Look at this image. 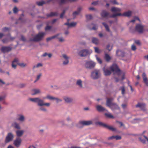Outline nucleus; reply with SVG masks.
I'll use <instances>...</instances> for the list:
<instances>
[{
    "label": "nucleus",
    "instance_id": "60",
    "mask_svg": "<svg viewBox=\"0 0 148 148\" xmlns=\"http://www.w3.org/2000/svg\"><path fill=\"white\" fill-rule=\"evenodd\" d=\"M98 1L93 2L92 3V4L94 5H96L98 4Z\"/></svg>",
    "mask_w": 148,
    "mask_h": 148
},
{
    "label": "nucleus",
    "instance_id": "27",
    "mask_svg": "<svg viewBox=\"0 0 148 148\" xmlns=\"http://www.w3.org/2000/svg\"><path fill=\"white\" fill-rule=\"evenodd\" d=\"M76 84L80 88H83L82 81L81 79H79L77 80L76 82Z\"/></svg>",
    "mask_w": 148,
    "mask_h": 148
},
{
    "label": "nucleus",
    "instance_id": "41",
    "mask_svg": "<svg viewBox=\"0 0 148 148\" xmlns=\"http://www.w3.org/2000/svg\"><path fill=\"white\" fill-rule=\"evenodd\" d=\"M24 117L23 115H20L18 120L21 121H24Z\"/></svg>",
    "mask_w": 148,
    "mask_h": 148
},
{
    "label": "nucleus",
    "instance_id": "23",
    "mask_svg": "<svg viewBox=\"0 0 148 148\" xmlns=\"http://www.w3.org/2000/svg\"><path fill=\"white\" fill-rule=\"evenodd\" d=\"M121 138V137L120 136H113L111 137L108 138V140L112 139H115L116 140H120Z\"/></svg>",
    "mask_w": 148,
    "mask_h": 148
},
{
    "label": "nucleus",
    "instance_id": "49",
    "mask_svg": "<svg viewBox=\"0 0 148 148\" xmlns=\"http://www.w3.org/2000/svg\"><path fill=\"white\" fill-rule=\"evenodd\" d=\"M13 11L14 13H16L18 11V9L17 7H15L13 9Z\"/></svg>",
    "mask_w": 148,
    "mask_h": 148
},
{
    "label": "nucleus",
    "instance_id": "64",
    "mask_svg": "<svg viewBox=\"0 0 148 148\" xmlns=\"http://www.w3.org/2000/svg\"><path fill=\"white\" fill-rule=\"evenodd\" d=\"M5 83L3 82L2 80L0 79V85L1 84H4Z\"/></svg>",
    "mask_w": 148,
    "mask_h": 148
},
{
    "label": "nucleus",
    "instance_id": "3",
    "mask_svg": "<svg viewBox=\"0 0 148 148\" xmlns=\"http://www.w3.org/2000/svg\"><path fill=\"white\" fill-rule=\"evenodd\" d=\"M45 35L44 32H40L36 35L33 38H31L30 40L32 41L38 42L41 41Z\"/></svg>",
    "mask_w": 148,
    "mask_h": 148
},
{
    "label": "nucleus",
    "instance_id": "59",
    "mask_svg": "<svg viewBox=\"0 0 148 148\" xmlns=\"http://www.w3.org/2000/svg\"><path fill=\"white\" fill-rule=\"evenodd\" d=\"M21 40L23 41H25L26 40V39L25 37L23 36H21Z\"/></svg>",
    "mask_w": 148,
    "mask_h": 148
},
{
    "label": "nucleus",
    "instance_id": "43",
    "mask_svg": "<svg viewBox=\"0 0 148 148\" xmlns=\"http://www.w3.org/2000/svg\"><path fill=\"white\" fill-rule=\"evenodd\" d=\"M10 29L7 27H3L2 29V31L4 32L7 31H9L10 30Z\"/></svg>",
    "mask_w": 148,
    "mask_h": 148
},
{
    "label": "nucleus",
    "instance_id": "32",
    "mask_svg": "<svg viewBox=\"0 0 148 148\" xmlns=\"http://www.w3.org/2000/svg\"><path fill=\"white\" fill-rule=\"evenodd\" d=\"M23 132L24 131L23 130H18L16 132L17 136L19 137L21 136Z\"/></svg>",
    "mask_w": 148,
    "mask_h": 148
},
{
    "label": "nucleus",
    "instance_id": "45",
    "mask_svg": "<svg viewBox=\"0 0 148 148\" xmlns=\"http://www.w3.org/2000/svg\"><path fill=\"white\" fill-rule=\"evenodd\" d=\"M136 20H138L139 21H140L139 18L137 16L135 17L134 18V19L133 20H132L130 21V22H134Z\"/></svg>",
    "mask_w": 148,
    "mask_h": 148
},
{
    "label": "nucleus",
    "instance_id": "34",
    "mask_svg": "<svg viewBox=\"0 0 148 148\" xmlns=\"http://www.w3.org/2000/svg\"><path fill=\"white\" fill-rule=\"evenodd\" d=\"M59 35L58 34H57L55 36H52L51 37L48 38L46 39V41L47 42H49V41L51 40L52 39H53L56 38Z\"/></svg>",
    "mask_w": 148,
    "mask_h": 148
},
{
    "label": "nucleus",
    "instance_id": "8",
    "mask_svg": "<svg viewBox=\"0 0 148 148\" xmlns=\"http://www.w3.org/2000/svg\"><path fill=\"white\" fill-rule=\"evenodd\" d=\"M144 26L140 24H137L135 29L136 31L139 34H142L145 31Z\"/></svg>",
    "mask_w": 148,
    "mask_h": 148
},
{
    "label": "nucleus",
    "instance_id": "37",
    "mask_svg": "<svg viewBox=\"0 0 148 148\" xmlns=\"http://www.w3.org/2000/svg\"><path fill=\"white\" fill-rule=\"evenodd\" d=\"M102 24L105 27L106 30L108 32H110V29L108 25L106 23L104 22L102 23Z\"/></svg>",
    "mask_w": 148,
    "mask_h": 148
},
{
    "label": "nucleus",
    "instance_id": "50",
    "mask_svg": "<svg viewBox=\"0 0 148 148\" xmlns=\"http://www.w3.org/2000/svg\"><path fill=\"white\" fill-rule=\"evenodd\" d=\"M96 56V59L97 61L98 62L100 63V64H101L102 63V61L101 59L97 57V56Z\"/></svg>",
    "mask_w": 148,
    "mask_h": 148
},
{
    "label": "nucleus",
    "instance_id": "61",
    "mask_svg": "<svg viewBox=\"0 0 148 148\" xmlns=\"http://www.w3.org/2000/svg\"><path fill=\"white\" fill-rule=\"evenodd\" d=\"M127 104H123L121 105L122 108L123 109L125 108L127 106Z\"/></svg>",
    "mask_w": 148,
    "mask_h": 148
},
{
    "label": "nucleus",
    "instance_id": "18",
    "mask_svg": "<svg viewBox=\"0 0 148 148\" xmlns=\"http://www.w3.org/2000/svg\"><path fill=\"white\" fill-rule=\"evenodd\" d=\"M18 60L17 58H15L12 62V67L15 69L16 68L17 64H18Z\"/></svg>",
    "mask_w": 148,
    "mask_h": 148
},
{
    "label": "nucleus",
    "instance_id": "55",
    "mask_svg": "<svg viewBox=\"0 0 148 148\" xmlns=\"http://www.w3.org/2000/svg\"><path fill=\"white\" fill-rule=\"evenodd\" d=\"M18 65L21 67H24L26 66V64L23 63H18Z\"/></svg>",
    "mask_w": 148,
    "mask_h": 148
},
{
    "label": "nucleus",
    "instance_id": "5",
    "mask_svg": "<svg viewBox=\"0 0 148 148\" xmlns=\"http://www.w3.org/2000/svg\"><path fill=\"white\" fill-rule=\"evenodd\" d=\"M132 14V12L129 11L127 12L124 13L123 14L121 13H118L112 14L110 16V17H115L118 16H125L129 17Z\"/></svg>",
    "mask_w": 148,
    "mask_h": 148
},
{
    "label": "nucleus",
    "instance_id": "11",
    "mask_svg": "<svg viewBox=\"0 0 148 148\" xmlns=\"http://www.w3.org/2000/svg\"><path fill=\"white\" fill-rule=\"evenodd\" d=\"M89 53V51L87 49H83L80 51L78 55L81 57H84L88 55Z\"/></svg>",
    "mask_w": 148,
    "mask_h": 148
},
{
    "label": "nucleus",
    "instance_id": "20",
    "mask_svg": "<svg viewBox=\"0 0 148 148\" xmlns=\"http://www.w3.org/2000/svg\"><path fill=\"white\" fill-rule=\"evenodd\" d=\"M31 92L32 95H36L41 92L40 90L38 89H33L31 90Z\"/></svg>",
    "mask_w": 148,
    "mask_h": 148
},
{
    "label": "nucleus",
    "instance_id": "7",
    "mask_svg": "<svg viewBox=\"0 0 148 148\" xmlns=\"http://www.w3.org/2000/svg\"><path fill=\"white\" fill-rule=\"evenodd\" d=\"M96 124H98L100 126H102L103 127L106 128L109 130L112 131H116V128L113 127L112 126L108 125H107L103 123L98 122L96 123Z\"/></svg>",
    "mask_w": 148,
    "mask_h": 148
},
{
    "label": "nucleus",
    "instance_id": "39",
    "mask_svg": "<svg viewBox=\"0 0 148 148\" xmlns=\"http://www.w3.org/2000/svg\"><path fill=\"white\" fill-rule=\"evenodd\" d=\"M45 3V2L44 1L37 2H36V4L38 6H42Z\"/></svg>",
    "mask_w": 148,
    "mask_h": 148
},
{
    "label": "nucleus",
    "instance_id": "2",
    "mask_svg": "<svg viewBox=\"0 0 148 148\" xmlns=\"http://www.w3.org/2000/svg\"><path fill=\"white\" fill-rule=\"evenodd\" d=\"M29 100L35 103H37L38 106H46L49 107L50 105L49 103H45L43 100L38 97L30 98Z\"/></svg>",
    "mask_w": 148,
    "mask_h": 148
},
{
    "label": "nucleus",
    "instance_id": "17",
    "mask_svg": "<svg viewBox=\"0 0 148 148\" xmlns=\"http://www.w3.org/2000/svg\"><path fill=\"white\" fill-rule=\"evenodd\" d=\"M13 137L14 136L12 133H8L6 138L5 142L7 143L12 140L13 139Z\"/></svg>",
    "mask_w": 148,
    "mask_h": 148
},
{
    "label": "nucleus",
    "instance_id": "38",
    "mask_svg": "<svg viewBox=\"0 0 148 148\" xmlns=\"http://www.w3.org/2000/svg\"><path fill=\"white\" fill-rule=\"evenodd\" d=\"M64 99L65 101L67 103L70 102L72 101V99L71 98L68 97H65Z\"/></svg>",
    "mask_w": 148,
    "mask_h": 148
},
{
    "label": "nucleus",
    "instance_id": "44",
    "mask_svg": "<svg viewBox=\"0 0 148 148\" xmlns=\"http://www.w3.org/2000/svg\"><path fill=\"white\" fill-rule=\"evenodd\" d=\"M13 125L15 128L17 129H20V128L18 124L16 123H14L13 124Z\"/></svg>",
    "mask_w": 148,
    "mask_h": 148
},
{
    "label": "nucleus",
    "instance_id": "56",
    "mask_svg": "<svg viewBox=\"0 0 148 148\" xmlns=\"http://www.w3.org/2000/svg\"><path fill=\"white\" fill-rule=\"evenodd\" d=\"M135 43L138 45H140L141 44L140 41L139 40H135Z\"/></svg>",
    "mask_w": 148,
    "mask_h": 148
},
{
    "label": "nucleus",
    "instance_id": "31",
    "mask_svg": "<svg viewBox=\"0 0 148 148\" xmlns=\"http://www.w3.org/2000/svg\"><path fill=\"white\" fill-rule=\"evenodd\" d=\"M103 71L104 75L106 76L110 75L111 73V72L108 69H105V68L103 69Z\"/></svg>",
    "mask_w": 148,
    "mask_h": 148
},
{
    "label": "nucleus",
    "instance_id": "6",
    "mask_svg": "<svg viewBox=\"0 0 148 148\" xmlns=\"http://www.w3.org/2000/svg\"><path fill=\"white\" fill-rule=\"evenodd\" d=\"M100 76V73L99 70H95L91 73V77L94 79H96L99 78Z\"/></svg>",
    "mask_w": 148,
    "mask_h": 148
},
{
    "label": "nucleus",
    "instance_id": "30",
    "mask_svg": "<svg viewBox=\"0 0 148 148\" xmlns=\"http://www.w3.org/2000/svg\"><path fill=\"white\" fill-rule=\"evenodd\" d=\"M104 114L108 118L113 119L114 118V116L110 112L105 113Z\"/></svg>",
    "mask_w": 148,
    "mask_h": 148
},
{
    "label": "nucleus",
    "instance_id": "22",
    "mask_svg": "<svg viewBox=\"0 0 148 148\" xmlns=\"http://www.w3.org/2000/svg\"><path fill=\"white\" fill-rule=\"evenodd\" d=\"M142 77L143 78L144 82L147 86H148V80L145 73H143L142 74Z\"/></svg>",
    "mask_w": 148,
    "mask_h": 148
},
{
    "label": "nucleus",
    "instance_id": "29",
    "mask_svg": "<svg viewBox=\"0 0 148 148\" xmlns=\"http://www.w3.org/2000/svg\"><path fill=\"white\" fill-rule=\"evenodd\" d=\"M104 59L107 62H109L111 59V58L108 54L106 53L105 55Z\"/></svg>",
    "mask_w": 148,
    "mask_h": 148
},
{
    "label": "nucleus",
    "instance_id": "33",
    "mask_svg": "<svg viewBox=\"0 0 148 148\" xmlns=\"http://www.w3.org/2000/svg\"><path fill=\"white\" fill-rule=\"evenodd\" d=\"M81 10V8L79 7L77 8V11L74 12L73 14V15L74 16H75L76 15L78 14Z\"/></svg>",
    "mask_w": 148,
    "mask_h": 148
},
{
    "label": "nucleus",
    "instance_id": "42",
    "mask_svg": "<svg viewBox=\"0 0 148 148\" xmlns=\"http://www.w3.org/2000/svg\"><path fill=\"white\" fill-rule=\"evenodd\" d=\"M95 52L97 53H100L101 52V51L97 47H94Z\"/></svg>",
    "mask_w": 148,
    "mask_h": 148
},
{
    "label": "nucleus",
    "instance_id": "51",
    "mask_svg": "<svg viewBox=\"0 0 148 148\" xmlns=\"http://www.w3.org/2000/svg\"><path fill=\"white\" fill-rule=\"evenodd\" d=\"M65 12H66V10H63V12L60 15V18H63L64 15L65 13Z\"/></svg>",
    "mask_w": 148,
    "mask_h": 148
},
{
    "label": "nucleus",
    "instance_id": "4",
    "mask_svg": "<svg viewBox=\"0 0 148 148\" xmlns=\"http://www.w3.org/2000/svg\"><path fill=\"white\" fill-rule=\"evenodd\" d=\"M111 71L116 74L118 75H119L121 74V71L119 68L118 66L115 64H112L110 67Z\"/></svg>",
    "mask_w": 148,
    "mask_h": 148
},
{
    "label": "nucleus",
    "instance_id": "12",
    "mask_svg": "<svg viewBox=\"0 0 148 148\" xmlns=\"http://www.w3.org/2000/svg\"><path fill=\"white\" fill-rule=\"evenodd\" d=\"M101 15L104 18H111L110 16H111L110 15V13L107 12L105 10H103L102 11Z\"/></svg>",
    "mask_w": 148,
    "mask_h": 148
},
{
    "label": "nucleus",
    "instance_id": "57",
    "mask_svg": "<svg viewBox=\"0 0 148 148\" xmlns=\"http://www.w3.org/2000/svg\"><path fill=\"white\" fill-rule=\"evenodd\" d=\"M139 139L140 140L142 143H145V140H144V139H142V138L139 137Z\"/></svg>",
    "mask_w": 148,
    "mask_h": 148
},
{
    "label": "nucleus",
    "instance_id": "62",
    "mask_svg": "<svg viewBox=\"0 0 148 148\" xmlns=\"http://www.w3.org/2000/svg\"><path fill=\"white\" fill-rule=\"evenodd\" d=\"M59 41L60 42H62L64 41V39L63 38H59Z\"/></svg>",
    "mask_w": 148,
    "mask_h": 148
},
{
    "label": "nucleus",
    "instance_id": "52",
    "mask_svg": "<svg viewBox=\"0 0 148 148\" xmlns=\"http://www.w3.org/2000/svg\"><path fill=\"white\" fill-rule=\"evenodd\" d=\"M51 27H52L51 26L47 25L45 27V29L46 31L49 30L51 29Z\"/></svg>",
    "mask_w": 148,
    "mask_h": 148
},
{
    "label": "nucleus",
    "instance_id": "14",
    "mask_svg": "<svg viewBox=\"0 0 148 148\" xmlns=\"http://www.w3.org/2000/svg\"><path fill=\"white\" fill-rule=\"evenodd\" d=\"M21 142V139L19 138H17L14 141V143L15 146L18 147L20 145Z\"/></svg>",
    "mask_w": 148,
    "mask_h": 148
},
{
    "label": "nucleus",
    "instance_id": "47",
    "mask_svg": "<svg viewBox=\"0 0 148 148\" xmlns=\"http://www.w3.org/2000/svg\"><path fill=\"white\" fill-rule=\"evenodd\" d=\"M121 90L122 94L123 95L125 93V88L124 86H122L120 88Z\"/></svg>",
    "mask_w": 148,
    "mask_h": 148
},
{
    "label": "nucleus",
    "instance_id": "13",
    "mask_svg": "<svg viewBox=\"0 0 148 148\" xmlns=\"http://www.w3.org/2000/svg\"><path fill=\"white\" fill-rule=\"evenodd\" d=\"M12 48L10 47L3 46L0 49L1 51L3 53H5L10 51Z\"/></svg>",
    "mask_w": 148,
    "mask_h": 148
},
{
    "label": "nucleus",
    "instance_id": "1",
    "mask_svg": "<svg viewBox=\"0 0 148 148\" xmlns=\"http://www.w3.org/2000/svg\"><path fill=\"white\" fill-rule=\"evenodd\" d=\"M113 100L112 98H108L107 99L106 102V105L109 107L112 110L116 109H119V107L116 103H112V101Z\"/></svg>",
    "mask_w": 148,
    "mask_h": 148
},
{
    "label": "nucleus",
    "instance_id": "25",
    "mask_svg": "<svg viewBox=\"0 0 148 148\" xmlns=\"http://www.w3.org/2000/svg\"><path fill=\"white\" fill-rule=\"evenodd\" d=\"M58 15L57 12H51L50 14H46L47 17L48 18L50 17H51L54 16H57Z\"/></svg>",
    "mask_w": 148,
    "mask_h": 148
},
{
    "label": "nucleus",
    "instance_id": "10",
    "mask_svg": "<svg viewBox=\"0 0 148 148\" xmlns=\"http://www.w3.org/2000/svg\"><path fill=\"white\" fill-rule=\"evenodd\" d=\"M95 64L92 61L86 62L85 64V67L87 69H91L94 67Z\"/></svg>",
    "mask_w": 148,
    "mask_h": 148
},
{
    "label": "nucleus",
    "instance_id": "24",
    "mask_svg": "<svg viewBox=\"0 0 148 148\" xmlns=\"http://www.w3.org/2000/svg\"><path fill=\"white\" fill-rule=\"evenodd\" d=\"M97 110L99 112H103L106 110L101 105H97L96 107Z\"/></svg>",
    "mask_w": 148,
    "mask_h": 148
},
{
    "label": "nucleus",
    "instance_id": "46",
    "mask_svg": "<svg viewBox=\"0 0 148 148\" xmlns=\"http://www.w3.org/2000/svg\"><path fill=\"white\" fill-rule=\"evenodd\" d=\"M86 19L88 20H90L92 19V17L91 15H86Z\"/></svg>",
    "mask_w": 148,
    "mask_h": 148
},
{
    "label": "nucleus",
    "instance_id": "54",
    "mask_svg": "<svg viewBox=\"0 0 148 148\" xmlns=\"http://www.w3.org/2000/svg\"><path fill=\"white\" fill-rule=\"evenodd\" d=\"M131 49L132 50L134 51L136 50V48L135 45H132V46Z\"/></svg>",
    "mask_w": 148,
    "mask_h": 148
},
{
    "label": "nucleus",
    "instance_id": "58",
    "mask_svg": "<svg viewBox=\"0 0 148 148\" xmlns=\"http://www.w3.org/2000/svg\"><path fill=\"white\" fill-rule=\"evenodd\" d=\"M42 66V64L40 63H38L37 64L36 66H34V68L35 67H38L40 66Z\"/></svg>",
    "mask_w": 148,
    "mask_h": 148
},
{
    "label": "nucleus",
    "instance_id": "19",
    "mask_svg": "<svg viewBox=\"0 0 148 148\" xmlns=\"http://www.w3.org/2000/svg\"><path fill=\"white\" fill-rule=\"evenodd\" d=\"M62 56L64 58V59L66 60V61H64L63 62V64L64 65H66L69 62V57H68L66 54H63L62 55Z\"/></svg>",
    "mask_w": 148,
    "mask_h": 148
},
{
    "label": "nucleus",
    "instance_id": "26",
    "mask_svg": "<svg viewBox=\"0 0 148 148\" xmlns=\"http://www.w3.org/2000/svg\"><path fill=\"white\" fill-rule=\"evenodd\" d=\"M111 10L113 12H118L121 11V9L119 8L113 7L111 8Z\"/></svg>",
    "mask_w": 148,
    "mask_h": 148
},
{
    "label": "nucleus",
    "instance_id": "9",
    "mask_svg": "<svg viewBox=\"0 0 148 148\" xmlns=\"http://www.w3.org/2000/svg\"><path fill=\"white\" fill-rule=\"evenodd\" d=\"M92 121H80L79 123L77 125V127L80 128L81 127L79 126V125L81 124L83 125H88L92 124Z\"/></svg>",
    "mask_w": 148,
    "mask_h": 148
},
{
    "label": "nucleus",
    "instance_id": "40",
    "mask_svg": "<svg viewBox=\"0 0 148 148\" xmlns=\"http://www.w3.org/2000/svg\"><path fill=\"white\" fill-rule=\"evenodd\" d=\"M6 36L8 37L10 41H12L15 38V37H11L10 34L7 35Z\"/></svg>",
    "mask_w": 148,
    "mask_h": 148
},
{
    "label": "nucleus",
    "instance_id": "63",
    "mask_svg": "<svg viewBox=\"0 0 148 148\" xmlns=\"http://www.w3.org/2000/svg\"><path fill=\"white\" fill-rule=\"evenodd\" d=\"M5 35L1 33H0V39H1Z\"/></svg>",
    "mask_w": 148,
    "mask_h": 148
},
{
    "label": "nucleus",
    "instance_id": "36",
    "mask_svg": "<svg viewBox=\"0 0 148 148\" xmlns=\"http://www.w3.org/2000/svg\"><path fill=\"white\" fill-rule=\"evenodd\" d=\"M2 41L4 43H6L10 41L8 37L4 38L2 40Z\"/></svg>",
    "mask_w": 148,
    "mask_h": 148
},
{
    "label": "nucleus",
    "instance_id": "16",
    "mask_svg": "<svg viewBox=\"0 0 148 148\" xmlns=\"http://www.w3.org/2000/svg\"><path fill=\"white\" fill-rule=\"evenodd\" d=\"M45 98H47L50 100H56V102L57 103L62 101V100L60 99H59L57 98L53 97L49 95H47L46 98L44 97L43 98L44 99H45Z\"/></svg>",
    "mask_w": 148,
    "mask_h": 148
},
{
    "label": "nucleus",
    "instance_id": "35",
    "mask_svg": "<svg viewBox=\"0 0 148 148\" xmlns=\"http://www.w3.org/2000/svg\"><path fill=\"white\" fill-rule=\"evenodd\" d=\"M92 42L93 43L95 44H97L99 42V40L96 38H93L92 39Z\"/></svg>",
    "mask_w": 148,
    "mask_h": 148
},
{
    "label": "nucleus",
    "instance_id": "28",
    "mask_svg": "<svg viewBox=\"0 0 148 148\" xmlns=\"http://www.w3.org/2000/svg\"><path fill=\"white\" fill-rule=\"evenodd\" d=\"M77 24L76 22H72L71 23H69L68 22L64 23V25H67L69 27H74Z\"/></svg>",
    "mask_w": 148,
    "mask_h": 148
},
{
    "label": "nucleus",
    "instance_id": "21",
    "mask_svg": "<svg viewBox=\"0 0 148 148\" xmlns=\"http://www.w3.org/2000/svg\"><path fill=\"white\" fill-rule=\"evenodd\" d=\"M77 0H59V3L60 5L66 3L68 2H72L76 1Z\"/></svg>",
    "mask_w": 148,
    "mask_h": 148
},
{
    "label": "nucleus",
    "instance_id": "48",
    "mask_svg": "<svg viewBox=\"0 0 148 148\" xmlns=\"http://www.w3.org/2000/svg\"><path fill=\"white\" fill-rule=\"evenodd\" d=\"M42 75V74L41 73H40L38 75H37V78L36 80L34 81V83H35L36 81L38 80L40 78V77Z\"/></svg>",
    "mask_w": 148,
    "mask_h": 148
},
{
    "label": "nucleus",
    "instance_id": "53",
    "mask_svg": "<svg viewBox=\"0 0 148 148\" xmlns=\"http://www.w3.org/2000/svg\"><path fill=\"white\" fill-rule=\"evenodd\" d=\"M39 110H40L44 112H46L47 111V109L43 107H41L40 108Z\"/></svg>",
    "mask_w": 148,
    "mask_h": 148
},
{
    "label": "nucleus",
    "instance_id": "15",
    "mask_svg": "<svg viewBox=\"0 0 148 148\" xmlns=\"http://www.w3.org/2000/svg\"><path fill=\"white\" fill-rule=\"evenodd\" d=\"M136 108H139L142 110L145 111L146 110L145 105L144 103H138L136 105Z\"/></svg>",
    "mask_w": 148,
    "mask_h": 148
}]
</instances>
